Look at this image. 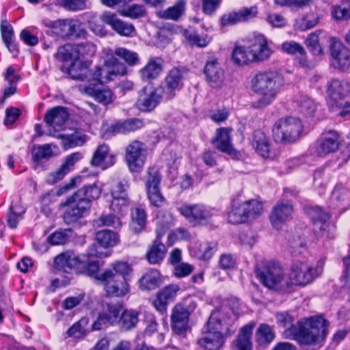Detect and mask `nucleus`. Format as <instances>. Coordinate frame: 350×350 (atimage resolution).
I'll return each instance as SVG.
<instances>
[{
    "mask_svg": "<svg viewBox=\"0 0 350 350\" xmlns=\"http://www.w3.org/2000/svg\"><path fill=\"white\" fill-rule=\"evenodd\" d=\"M247 46H238L234 49L232 58L239 65L269 60L274 53L273 44L263 34L254 33L247 38Z\"/></svg>",
    "mask_w": 350,
    "mask_h": 350,
    "instance_id": "nucleus-1",
    "label": "nucleus"
},
{
    "mask_svg": "<svg viewBox=\"0 0 350 350\" xmlns=\"http://www.w3.org/2000/svg\"><path fill=\"white\" fill-rule=\"evenodd\" d=\"M328 322L321 316L310 317L284 332L286 338L294 339L301 345H315L327 336Z\"/></svg>",
    "mask_w": 350,
    "mask_h": 350,
    "instance_id": "nucleus-2",
    "label": "nucleus"
},
{
    "mask_svg": "<svg viewBox=\"0 0 350 350\" xmlns=\"http://www.w3.org/2000/svg\"><path fill=\"white\" fill-rule=\"evenodd\" d=\"M284 83L282 75L277 71L266 70L256 73L251 80V90L260 96L255 105L259 108L269 105L276 98Z\"/></svg>",
    "mask_w": 350,
    "mask_h": 350,
    "instance_id": "nucleus-3",
    "label": "nucleus"
},
{
    "mask_svg": "<svg viewBox=\"0 0 350 350\" xmlns=\"http://www.w3.org/2000/svg\"><path fill=\"white\" fill-rule=\"evenodd\" d=\"M229 334V323L221 311L212 312L207 322V331L198 340V344L205 350H219L224 343L225 336Z\"/></svg>",
    "mask_w": 350,
    "mask_h": 350,
    "instance_id": "nucleus-4",
    "label": "nucleus"
},
{
    "mask_svg": "<svg viewBox=\"0 0 350 350\" xmlns=\"http://www.w3.org/2000/svg\"><path fill=\"white\" fill-rule=\"evenodd\" d=\"M301 120L293 116L282 118L277 120L272 129L275 142L281 144H291L297 142L303 132Z\"/></svg>",
    "mask_w": 350,
    "mask_h": 350,
    "instance_id": "nucleus-5",
    "label": "nucleus"
},
{
    "mask_svg": "<svg viewBox=\"0 0 350 350\" xmlns=\"http://www.w3.org/2000/svg\"><path fill=\"white\" fill-rule=\"evenodd\" d=\"M173 222L172 215L167 212H159L157 217V238L146 254L150 264L160 263L165 258L167 248L160 239L167 232Z\"/></svg>",
    "mask_w": 350,
    "mask_h": 350,
    "instance_id": "nucleus-6",
    "label": "nucleus"
},
{
    "mask_svg": "<svg viewBox=\"0 0 350 350\" xmlns=\"http://www.w3.org/2000/svg\"><path fill=\"white\" fill-rule=\"evenodd\" d=\"M258 277L268 288L280 291L291 290L288 274L278 262H269L263 270L258 272Z\"/></svg>",
    "mask_w": 350,
    "mask_h": 350,
    "instance_id": "nucleus-7",
    "label": "nucleus"
},
{
    "mask_svg": "<svg viewBox=\"0 0 350 350\" xmlns=\"http://www.w3.org/2000/svg\"><path fill=\"white\" fill-rule=\"evenodd\" d=\"M103 286L107 295L115 297H122L130 292V285L127 278H120L111 269H105L102 275L97 277Z\"/></svg>",
    "mask_w": 350,
    "mask_h": 350,
    "instance_id": "nucleus-8",
    "label": "nucleus"
},
{
    "mask_svg": "<svg viewBox=\"0 0 350 350\" xmlns=\"http://www.w3.org/2000/svg\"><path fill=\"white\" fill-rule=\"evenodd\" d=\"M126 73L125 64L120 62L113 55H108L103 66H98L91 72V79L100 83H108L117 75H124Z\"/></svg>",
    "mask_w": 350,
    "mask_h": 350,
    "instance_id": "nucleus-9",
    "label": "nucleus"
},
{
    "mask_svg": "<svg viewBox=\"0 0 350 350\" xmlns=\"http://www.w3.org/2000/svg\"><path fill=\"white\" fill-rule=\"evenodd\" d=\"M321 269L314 267L308 262H297L291 268L288 274L291 289L294 286H305L310 284L321 273Z\"/></svg>",
    "mask_w": 350,
    "mask_h": 350,
    "instance_id": "nucleus-10",
    "label": "nucleus"
},
{
    "mask_svg": "<svg viewBox=\"0 0 350 350\" xmlns=\"http://www.w3.org/2000/svg\"><path fill=\"white\" fill-rule=\"evenodd\" d=\"M129 185L125 180H114L111 183L110 195L111 200L110 208L116 213H122L128 210L131 204L127 193Z\"/></svg>",
    "mask_w": 350,
    "mask_h": 350,
    "instance_id": "nucleus-11",
    "label": "nucleus"
},
{
    "mask_svg": "<svg viewBox=\"0 0 350 350\" xmlns=\"http://www.w3.org/2000/svg\"><path fill=\"white\" fill-rule=\"evenodd\" d=\"M147 156L146 146L137 140L129 144L125 152V160L131 172L140 171L145 164Z\"/></svg>",
    "mask_w": 350,
    "mask_h": 350,
    "instance_id": "nucleus-12",
    "label": "nucleus"
},
{
    "mask_svg": "<svg viewBox=\"0 0 350 350\" xmlns=\"http://www.w3.org/2000/svg\"><path fill=\"white\" fill-rule=\"evenodd\" d=\"M180 214L193 225L208 223L213 215V209L201 204H186L179 208Z\"/></svg>",
    "mask_w": 350,
    "mask_h": 350,
    "instance_id": "nucleus-13",
    "label": "nucleus"
},
{
    "mask_svg": "<svg viewBox=\"0 0 350 350\" xmlns=\"http://www.w3.org/2000/svg\"><path fill=\"white\" fill-rule=\"evenodd\" d=\"M293 213V206L288 200H280L278 202L271 210L269 215V219L272 226L280 230L284 224L291 219Z\"/></svg>",
    "mask_w": 350,
    "mask_h": 350,
    "instance_id": "nucleus-14",
    "label": "nucleus"
},
{
    "mask_svg": "<svg viewBox=\"0 0 350 350\" xmlns=\"http://www.w3.org/2000/svg\"><path fill=\"white\" fill-rule=\"evenodd\" d=\"M163 100H165L163 90L158 86L154 89L144 88L137 101V107L142 111H150Z\"/></svg>",
    "mask_w": 350,
    "mask_h": 350,
    "instance_id": "nucleus-15",
    "label": "nucleus"
},
{
    "mask_svg": "<svg viewBox=\"0 0 350 350\" xmlns=\"http://www.w3.org/2000/svg\"><path fill=\"white\" fill-rule=\"evenodd\" d=\"M103 307L97 320L92 325L93 329L99 330L103 325H114L120 321V314L122 309L121 304L106 302L103 304Z\"/></svg>",
    "mask_w": 350,
    "mask_h": 350,
    "instance_id": "nucleus-16",
    "label": "nucleus"
},
{
    "mask_svg": "<svg viewBox=\"0 0 350 350\" xmlns=\"http://www.w3.org/2000/svg\"><path fill=\"white\" fill-rule=\"evenodd\" d=\"M183 72L176 68L172 69L164 80V83L159 85V88L163 90L165 100L173 98L177 91L181 90L183 86Z\"/></svg>",
    "mask_w": 350,
    "mask_h": 350,
    "instance_id": "nucleus-17",
    "label": "nucleus"
},
{
    "mask_svg": "<svg viewBox=\"0 0 350 350\" xmlns=\"http://www.w3.org/2000/svg\"><path fill=\"white\" fill-rule=\"evenodd\" d=\"M204 73L206 81L213 88H220L224 83L225 73L217 59L210 57L204 66Z\"/></svg>",
    "mask_w": 350,
    "mask_h": 350,
    "instance_id": "nucleus-18",
    "label": "nucleus"
},
{
    "mask_svg": "<svg viewBox=\"0 0 350 350\" xmlns=\"http://www.w3.org/2000/svg\"><path fill=\"white\" fill-rule=\"evenodd\" d=\"M100 20L121 36L133 37L135 35L133 25L121 20L115 13L104 12L100 16Z\"/></svg>",
    "mask_w": 350,
    "mask_h": 350,
    "instance_id": "nucleus-19",
    "label": "nucleus"
},
{
    "mask_svg": "<svg viewBox=\"0 0 350 350\" xmlns=\"http://www.w3.org/2000/svg\"><path fill=\"white\" fill-rule=\"evenodd\" d=\"M100 247L97 246L96 244H92L91 247L89 248L87 256L86 255H82V259L84 260L83 262L81 264L80 269H82L81 272L83 274L88 275L89 276H92L95 278L96 280L100 282V280L97 278L102 275L101 273H98L99 265L98 261H89L87 259L88 256H95L98 258L106 257L107 256V254L101 251Z\"/></svg>",
    "mask_w": 350,
    "mask_h": 350,
    "instance_id": "nucleus-20",
    "label": "nucleus"
},
{
    "mask_svg": "<svg viewBox=\"0 0 350 350\" xmlns=\"http://www.w3.org/2000/svg\"><path fill=\"white\" fill-rule=\"evenodd\" d=\"M331 40L332 65L338 69L347 68L350 66V52L349 49L336 38H332Z\"/></svg>",
    "mask_w": 350,
    "mask_h": 350,
    "instance_id": "nucleus-21",
    "label": "nucleus"
},
{
    "mask_svg": "<svg viewBox=\"0 0 350 350\" xmlns=\"http://www.w3.org/2000/svg\"><path fill=\"white\" fill-rule=\"evenodd\" d=\"M308 215L313 222L314 232L317 237L329 238L327 228L329 226V215L319 207H313L308 211Z\"/></svg>",
    "mask_w": 350,
    "mask_h": 350,
    "instance_id": "nucleus-22",
    "label": "nucleus"
},
{
    "mask_svg": "<svg viewBox=\"0 0 350 350\" xmlns=\"http://www.w3.org/2000/svg\"><path fill=\"white\" fill-rule=\"evenodd\" d=\"M82 158L83 154L79 152L68 155L60 167L48 175L47 182L50 184H55L62 180L72 170L75 163Z\"/></svg>",
    "mask_w": 350,
    "mask_h": 350,
    "instance_id": "nucleus-23",
    "label": "nucleus"
},
{
    "mask_svg": "<svg viewBox=\"0 0 350 350\" xmlns=\"http://www.w3.org/2000/svg\"><path fill=\"white\" fill-rule=\"evenodd\" d=\"M258 10L256 6L244 8L237 12H231L224 14L220 19L222 26L234 25L239 23L246 22L254 18Z\"/></svg>",
    "mask_w": 350,
    "mask_h": 350,
    "instance_id": "nucleus-24",
    "label": "nucleus"
},
{
    "mask_svg": "<svg viewBox=\"0 0 350 350\" xmlns=\"http://www.w3.org/2000/svg\"><path fill=\"white\" fill-rule=\"evenodd\" d=\"M232 128H219L216 130V136L213 142L217 149L233 157L239 153L233 148L230 133Z\"/></svg>",
    "mask_w": 350,
    "mask_h": 350,
    "instance_id": "nucleus-25",
    "label": "nucleus"
},
{
    "mask_svg": "<svg viewBox=\"0 0 350 350\" xmlns=\"http://www.w3.org/2000/svg\"><path fill=\"white\" fill-rule=\"evenodd\" d=\"M338 135L336 132L330 131L323 133L317 142L316 152L320 157L325 156L338 149Z\"/></svg>",
    "mask_w": 350,
    "mask_h": 350,
    "instance_id": "nucleus-26",
    "label": "nucleus"
},
{
    "mask_svg": "<svg viewBox=\"0 0 350 350\" xmlns=\"http://www.w3.org/2000/svg\"><path fill=\"white\" fill-rule=\"evenodd\" d=\"M46 26L53 29L55 32L62 37H70L77 30L79 21L73 18L58 19L54 21L44 20Z\"/></svg>",
    "mask_w": 350,
    "mask_h": 350,
    "instance_id": "nucleus-27",
    "label": "nucleus"
},
{
    "mask_svg": "<svg viewBox=\"0 0 350 350\" xmlns=\"http://www.w3.org/2000/svg\"><path fill=\"white\" fill-rule=\"evenodd\" d=\"M66 204H70V206L64 214V219L67 224H71L77 221L79 218L88 213L90 208L85 202L72 200L71 196L68 198Z\"/></svg>",
    "mask_w": 350,
    "mask_h": 350,
    "instance_id": "nucleus-28",
    "label": "nucleus"
},
{
    "mask_svg": "<svg viewBox=\"0 0 350 350\" xmlns=\"http://www.w3.org/2000/svg\"><path fill=\"white\" fill-rule=\"evenodd\" d=\"M83 262L82 256H77L70 251L62 253L55 258V264L57 267L66 273L73 269H80L81 264Z\"/></svg>",
    "mask_w": 350,
    "mask_h": 350,
    "instance_id": "nucleus-29",
    "label": "nucleus"
},
{
    "mask_svg": "<svg viewBox=\"0 0 350 350\" xmlns=\"http://www.w3.org/2000/svg\"><path fill=\"white\" fill-rule=\"evenodd\" d=\"M101 191V188L94 183L78 189L71 196V199L85 202L88 206L91 207V202L99 198Z\"/></svg>",
    "mask_w": 350,
    "mask_h": 350,
    "instance_id": "nucleus-30",
    "label": "nucleus"
},
{
    "mask_svg": "<svg viewBox=\"0 0 350 350\" xmlns=\"http://www.w3.org/2000/svg\"><path fill=\"white\" fill-rule=\"evenodd\" d=\"M69 117L66 108L61 106L55 107L47 111L44 120L46 123L55 129H61Z\"/></svg>",
    "mask_w": 350,
    "mask_h": 350,
    "instance_id": "nucleus-31",
    "label": "nucleus"
},
{
    "mask_svg": "<svg viewBox=\"0 0 350 350\" xmlns=\"http://www.w3.org/2000/svg\"><path fill=\"white\" fill-rule=\"evenodd\" d=\"M189 316L180 306L174 307L171 314L172 327L176 334H182L187 330Z\"/></svg>",
    "mask_w": 350,
    "mask_h": 350,
    "instance_id": "nucleus-32",
    "label": "nucleus"
},
{
    "mask_svg": "<svg viewBox=\"0 0 350 350\" xmlns=\"http://www.w3.org/2000/svg\"><path fill=\"white\" fill-rule=\"evenodd\" d=\"M92 62L89 60L78 61L70 64L67 72L69 77L75 80L84 81L91 79V71L90 67Z\"/></svg>",
    "mask_w": 350,
    "mask_h": 350,
    "instance_id": "nucleus-33",
    "label": "nucleus"
},
{
    "mask_svg": "<svg viewBox=\"0 0 350 350\" xmlns=\"http://www.w3.org/2000/svg\"><path fill=\"white\" fill-rule=\"evenodd\" d=\"M251 144L256 152L262 157H271L270 142L263 131L257 130L254 132Z\"/></svg>",
    "mask_w": 350,
    "mask_h": 350,
    "instance_id": "nucleus-34",
    "label": "nucleus"
},
{
    "mask_svg": "<svg viewBox=\"0 0 350 350\" xmlns=\"http://www.w3.org/2000/svg\"><path fill=\"white\" fill-rule=\"evenodd\" d=\"M163 60L161 57L150 58L146 65L139 70L143 81L156 79L163 70Z\"/></svg>",
    "mask_w": 350,
    "mask_h": 350,
    "instance_id": "nucleus-35",
    "label": "nucleus"
},
{
    "mask_svg": "<svg viewBox=\"0 0 350 350\" xmlns=\"http://www.w3.org/2000/svg\"><path fill=\"white\" fill-rule=\"evenodd\" d=\"M186 2L185 0H178L172 6L157 12V16L163 20L178 21L185 12Z\"/></svg>",
    "mask_w": 350,
    "mask_h": 350,
    "instance_id": "nucleus-36",
    "label": "nucleus"
},
{
    "mask_svg": "<svg viewBox=\"0 0 350 350\" xmlns=\"http://www.w3.org/2000/svg\"><path fill=\"white\" fill-rule=\"evenodd\" d=\"M85 92L94 98L95 100L105 106L112 103L116 99V96L113 92L106 88H100L88 86L85 88Z\"/></svg>",
    "mask_w": 350,
    "mask_h": 350,
    "instance_id": "nucleus-37",
    "label": "nucleus"
},
{
    "mask_svg": "<svg viewBox=\"0 0 350 350\" xmlns=\"http://www.w3.org/2000/svg\"><path fill=\"white\" fill-rule=\"evenodd\" d=\"M253 328L252 324H247L240 329L237 339L233 342L232 350H252Z\"/></svg>",
    "mask_w": 350,
    "mask_h": 350,
    "instance_id": "nucleus-38",
    "label": "nucleus"
},
{
    "mask_svg": "<svg viewBox=\"0 0 350 350\" xmlns=\"http://www.w3.org/2000/svg\"><path fill=\"white\" fill-rule=\"evenodd\" d=\"M47 135L62 139L63 146L66 149L75 146H82L87 140L86 135L79 131H75L72 133L65 135H55V133L49 131Z\"/></svg>",
    "mask_w": 350,
    "mask_h": 350,
    "instance_id": "nucleus-39",
    "label": "nucleus"
},
{
    "mask_svg": "<svg viewBox=\"0 0 350 350\" xmlns=\"http://www.w3.org/2000/svg\"><path fill=\"white\" fill-rule=\"evenodd\" d=\"M327 91L329 97L332 101H333V103L330 104L332 105V107L333 110L334 103H336L338 100L344 98L345 96L348 95L345 83H343L342 81L336 79L332 80L327 84Z\"/></svg>",
    "mask_w": 350,
    "mask_h": 350,
    "instance_id": "nucleus-40",
    "label": "nucleus"
},
{
    "mask_svg": "<svg viewBox=\"0 0 350 350\" xmlns=\"http://www.w3.org/2000/svg\"><path fill=\"white\" fill-rule=\"evenodd\" d=\"M321 18L318 12H311L297 18L295 21V28L299 31H306L317 26Z\"/></svg>",
    "mask_w": 350,
    "mask_h": 350,
    "instance_id": "nucleus-41",
    "label": "nucleus"
},
{
    "mask_svg": "<svg viewBox=\"0 0 350 350\" xmlns=\"http://www.w3.org/2000/svg\"><path fill=\"white\" fill-rule=\"evenodd\" d=\"M59 152L57 146L53 144H46L34 147L32 150L33 159L39 161L42 159H49L57 156Z\"/></svg>",
    "mask_w": 350,
    "mask_h": 350,
    "instance_id": "nucleus-42",
    "label": "nucleus"
},
{
    "mask_svg": "<svg viewBox=\"0 0 350 350\" xmlns=\"http://www.w3.org/2000/svg\"><path fill=\"white\" fill-rule=\"evenodd\" d=\"M56 57L63 62H70L71 64L79 61L80 57L77 45L72 44H66L59 47Z\"/></svg>",
    "mask_w": 350,
    "mask_h": 350,
    "instance_id": "nucleus-43",
    "label": "nucleus"
},
{
    "mask_svg": "<svg viewBox=\"0 0 350 350\" xmlns=\"http://www.w3.org/2000/svg\"><path fill=\"white\" fill-rule=\"evenodd\" d=\"M96 240L100 246L107 248L116 245L119 242V236L112 230H102L96 232Z\"/></svg>",
    "mask_w": 350,
    "mask_h": 350,
    "instance_id": "nucleus-44",
    "label": "nucleus"
},
{
    "mask_svg": "<svg viewBox=\"0 0 350 350\" xmlns=\"http://www.w3.org/2000/svg\"><path fill=\"white\" fill-rule=\"evenodd\" d=\"M160 273L157 269H150L139 280V286L142 290H152L159 284Z\"/></svg>",
    "mask_w": 350,
    "mask_h": 350,
    "instance_id": "nucleus-45",
    "label": "nucleus"
},
{
    "mask_svg": "<svg viewBox=\"0 0 350 350\" xmlns=\"http://www.w3.org/2000/svg\"><path fill=\"white\" fill-rule=\"evenodd\" d=\"M227 219L229 223L239 224L247 221L245 208L242 203H234L227 213Z\"/></svg>",
    "mask_w": 350,
    "mask_h": 350,
    "instance_id": "nucleus-46",
    "label": "nucleus"
},
{
    "mask_svg": "<svg viewBox=\"0 0 350 350\" xmlns=\"http://www.w3.org/2000/svg\"><path fill=\"white\" fill-rule=\"evenodd\" d=\"M144 126V122L140 119H131L118 122L113 126V131L117 133H126L135 131Z\"/></svg>",
    "mask_w": 350,
    "mask_h": 350,
    "instance_id": "nucleus-47",
    "label": "nucleus"
},
{
    "mask_svg": "<svg viewBox=\"0 0 350 350\" xmlns=\"http://www.w3.org/2000/svg\"><path fill=\"white\" fill-rule=\"evenodd\" d=\"M139 313L136 310H125L120 317L119 323L122 330L127 331L135 327L137 324Z\"/></svg>",
    "mask_w": 350,
    "mask_h": 350,
    "instance_id": "nucleus-48",
    "label": "nucleus"
},
{
    "mask_svg": "<svg viewBox=\"0 0 350 350\" xmlns=\"http://www.w3.org/2000/svg\"><path fill=\"white\" fill-rule=\"evenodd\" d=\"M247 221L260 215L263 211L262 204L257 200H250L243 202Z\"/></svg>",
    "mask_w": 350,
    "mask_h": 350,
    "instance_id": "nucleus-49",
    "label": "nucleus"
},
{
    "mask_svg": "<svg viewBox=\"0 0 350 350\" xmlns=\"http://www.w3.org/2000/svg\"><path fill=\"white\" fill-rule=\"evenodd\" d=\"M297 102L299 113L306 117H312L314 115L317 106L312 99L306 96H301Z\"/></svg>",
    "mask_w": 350,
    "mask_h": 350,
    "instance_id": "nucleus-50",
    "label": "nucleus"
},
{
    "mask_svg": "<svg viewBox=\"0 0 350 350\" xmlns=\"http://www.w3.org/2000/svg\"><path fill=\"white\" fill-rule=\"evenodd\" d=\"M109 147L106 144L99 146L94 153L91 160L90 163L92 165L106 168L107 165L106 164L105 160L109 157Z\"/></svg>",
    "mask_w": 350,
    "mask_h": 350,
    "instance_id": "nucleus-51",
    "label": "nucleus"
},
{
    "mask_svg": "<svg viewBox=\"0 0 350 350\" xmlns=\"http://www.w3.org/2000/svg\"><path fill=\"white\" fill-rule=\"evenodd\" d=\"M132 223L131 227L135 232H139L144 228L146 214L143 208H136L132 211Z\"/></svg>",
    "mask_w": 350,
    "mask_h": 350,
    "instance_id": "nucleus-52",
    "label": "nucleus"
},
{
    "mask_svg": "<svg viewBox=\"0 0 350 350\" xmlns=\"http://www.w3.org/2000/svg\"><path fill=\"white\" fill-rule=\"evenodd\" d=\"M185 37L186 40L192 46L198 47H205L211 42V38L207 34H198L196 32L185 31Z\"/></svg>",
    "mask_w": 350,
    "mask_h": 350,
    "instance_id": "nucleus-53",
    "label": "nucleus"
},
{
    "mask_svg": "<svg viewBox=\"0 0 350 350\" xmlns=\"http://www.w3.org/2000/svg\"><path fill=\"white\" fill-rule=\"evenodd\" d=\"M118 12L123 16L137 19L145 16L146 9L142 5L133 4L120 10Z\"/></svg>",
    "mask_w": 350,
    "mask_h": 350,
    "instance_id": "nucleus-54",
    "label": "nucleus"
},
{
    "mask_svg": "<svg viewBox=\"0 0 350 350\" xmlns=\"http://www.w3.org/2000/svg\"><path fill=\"white\" fill-rule=\"evenodd\" d=\"M274 338L275 334L269 325L262 324L259 326L256 332V338L259 344L269 343Z\"/></svg>",
    "mask_w": 350,
    "mask_h": 350,
    "instance_id": "nucleus-55",
    "label": "nucleus"
},
{
    "mask_svg": "<svg viewBox=\"0 0 350 350\" xmlns=\"http://www.w3.org/2000/svg\"><path fill=\"white\" fill-rule=\"evenodd\" d=\"M322 33L321 31H316L308 35L305 41V44L309 50L315 55L322 53V47L319 44V35Z\"/></svg>",
    "mask_w": 350,
    "mask_h": 350,
    "instance_id": "nucleus-56",
    "label": "nucleus"
},
{
    "mask_svg": "<svg viewBox=\"0 0 350 350\" xmlns=\"http://www.w3.org/2000/svg\"><path fill=\"white\" fill-rule=\"evenodd\" d=\"M114 54L124 59L129 66H135L139 62L137 53L123 47L116 48L114 51Z\"/></svg>",
    "mask_w": 350,
    "mask_h": 350,
    "instance_id": "nucleus-57",
    "label": "nucleus"
},
{
    "mask_svg": "<svg viewBox=\"0 0 350 350\" xmlns=\"http://www.w3.org/2000/svg\"><path fill=\"white\" fill-rule=\"evenodd\" d=\"M275 5L281 7L301 9L310 7L313 4L312 0H274Z\"/></svg>",
    "mask_w": 350,
    "mask_h": 350,
    "instance_id": "nucleus-58",
    "label": "nucleus"
},
{
    "mask_svg": "<svg viewBox=\"0 0 350 350\" xmlns=\"http://www.w3.org/2000/svg\"><path fill=\"white\" fill-rule=\"evenodd\" d=\"M94 225L97 227L103 226H112L114 228L120 227L122 224L120 218L113 215H102L94 221Z\"/></svg>",
    "mask_w": 350,
    "mask_h": 350,
    "instance_id": "nucleus-59",
    "label": "nucleus"
},
{
    "mask_svg": "<svg viewBox=\"0 0 350 350\" xmlns=\"http://www.w3.org/2000/svg\"><path fill=\"white\" fill-rule=\"evenodd\" d=\"M331 16L336 21L350 20V5L346 8L338 5H333L331 8Z\"/></svg>",
    "mask_w": 350,
    "mask_h": 350,
    "instance_id": "nucleus-60",
    "label": "nucleus"
},
{
    "mask_svg": "<svg viewBox=\"0 0 350 350\" xmlns=\"http://www.w3.org/2000/svg\"><path fill=\"white\" fill-rule=\"evenodd\" d=\"M111 267L109 269L113 270L120 278H127L133 271L131 266L124 261H116L111 264Z\"/></svg>",
    "mask_w": 350,
    "mask_h": 350,
    "instance_id": "nucleus-61",
    "label": "nucleus"
},
{
    "mask_svg": "<svg viewBox=\"0 0 350 350\" xmlns=\"http://www.w3.org/2000/svg\"><path fill=\"white\" fill-rule=\"evenodd\" d=\"M87 322L85 319H81L74 323L67 331L68 337L82 338L85 335V325Z\"/></svg>",
    "mask_w": 350,
    "mask_h": 350,
    "instance_id": "nucleus-62",
    "label": "nucleus"
},
{
    "mask_svg": "<svg viewBox=\"0 0 350 350\" xmlns=\"http://www.w3.org/2000/svg\"><path fill=\"white\" fill-rule=\"evenodd\" d=\"M282 50L288 54H299L302 57L306 55L304 47L294 41L286 42L282 44Z\"/></svg>",
    "mask_w": 350,
    "mask_h": 350,
    "instance_id": "nucleus-63",
    "label": "nucleus"
},
{
    "mask_svg": "<svg viewBox=\"0 0 350 350\" xmlns=\"http://www.w3.org/2000/svg\"><path fill=\"white\" fill-rule=\"evenodd\" d=\"M306 241L298 236L289 242V250L294 255H299L305 250Z\"/></svg>",
    "mask_w": 350,
    "mask_h": 350,
    "instance_id": "nucleus-64",
    "label": "nucleus"
}]
</instances>
